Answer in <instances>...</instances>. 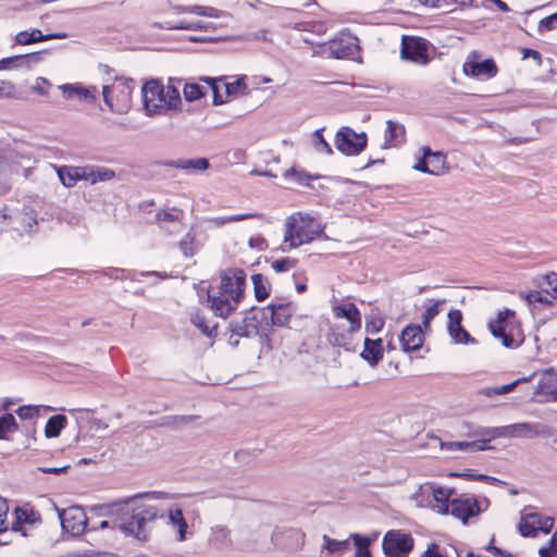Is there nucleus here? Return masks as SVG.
<instances>
[{
	"label": "nucleus",
	"mask_w": 557,
	"mask_h": 557,
	"mask_svg": "<svg viewBox=\"0 0 557 557\" xmlns=\"http://www.w3.org/2000/svg\"><path fill=\"white\" fill-rule=\"evenodd\" d=\"M141 498L172 499L173 495L165 492L137 494L110 504L107 516L112 518V529H116L125 535L134 536L139 541H147L150 536V529L147 523L163 518L164 512L154 506L141 504L139 502Z\"/></svg>",
	"instance_id": "obj_1"
},
{
	"label": "nucleus",
	"mask_w": 557,
	"mask_h": 557,
	"mask_svg": "<svg viewBox=\"0 0 557 557\" xmlns=\"http://www.w3.org/2000/svg\"><path fill=\"white\" fill-rule=\"evenodd\" d=\"M246 273L244 270L227 269L220 274V284L207 290L206 304L214 315L227 318L244 297Z\"/></svg>",
	"instance_id": "obj_2"
},
{
	"label": "nucleus",
	"mask_w": 557,
	"mask_h": 557,
	"mask_svg": "<svg viewBox=\"0 0 557 557\" xmlns=\"http://www.w3.org/2000/svg\"><path fill=\"white\" fill-rule=\"evenodd\" d=\"M144 108L148 115L162 114L176 109L181 103L178 89L172 85L164 86L157 79L147 82L141 89Z\"/></svg>",
	"instance_id": "obj_3"
},
{
	"label": "nucleus",
	"mask_w": 557,
	"mask_h": 557,
	"mask_svg": "<svg viewBox=\"0 0 557 557\" xmlns=\"http://www.w3.org/2000/svg\"><path fill=\"white\" fill-rule=\"evenodd\" d=\"M520 431L519 424H511L506 426H495V428H480L475 431L476 435L482 436L483 438L472 441V442H445L441 443V447L447 450H461L468 453H475L491 448L487 443L492 438L497 437H512L517 436Z\"/></svg>",
	"instance_id": "obj_4"
},
{
	"label": "nucleus",
	"mask_w": 557,
	"mask_h": 557,
	"mask_svg": "<svg viewBox=\"0 0 557 557\" xmlns=\"http://www.w3.org/2000/svg\"><path fill=\"white\" fill-rule=\"evenodd\" d=\"M322 232V228L314 224L312 219L298 213L287 220L284 243L288 245V248H296L314 240Z\"/></svg>",
	"instance_id": "obj_5"
},
{
	"label": "nucleus",
	"mask_w": 557,
	"mask_h": 557,
	"mask_svg": "<svg viewBox=\"0 0 557 557\" xmlns=\"http://www.w3.org/2000/svg\"><path fill=\"white\" fill-rule=\"evenodd\" d=\"M453 491L446 487L435 485L434 483H425L420 486L416 494L417 500L437 511L438 513L449 512L450 497Z\"/></svg>",
	"instance_id": "obj_6"
},
{
	"label": "nucleus",
	"mask_w": 557,
	"mask_h": 557,
	"mask_svg": "<svg viewBox=\"0 0 557 557\" xmlns=\"http://www.w3.org/2000/svg\"><path fill=\"white\" fill-rule=\"evenodd\" d=\"M368 138L364 132L356 133L348 126H343L335 135V147L345 156H358L367 147Z\"/></svg>",
	"instance_id": "obj_7"
},
{
	"label": "nucleus",
	"mask_w": 557,
	"mask_h": 557,
	"mask_svg": "<svg viewBox=\"0 0 557 557\" xmlns=\"http://www.w3.org/2000/svg\"><path fill=\"white\" fill-rule=\"evenodd\" d=\"M463 73L478 79H490L497 75L498 69L493 59H482L478 51H471L462 66Z\"/></svg>",
	"instance_id": "obj_8"
},
{
	"label": "nucleus",
	"mask_w": 557,
	"mask_h": 557,
	"mask_svg": "<svg viewBox=\"0 0 557 557\" xmlns=\"http://www.w3.org/2000/svg\"><path fill=\"white\" fill-rule=\"evenodd\" d=\"M53 507L58 511V517L64 532L73 536H78L84 533L88 520L82 507L72 506L66 509H59L55 504H53Z\"/></svg>",
	"instance_id": "obj_9"
},
{
	"label": "nucleus",
	"mask_w": 557,
	"mask_h": 557,
	"mask_svg": "<svg viewBox=\"0 0 557 557\" xmlns=\"http://www.w3.org/2000/svg\"><path fill=\"white\" fill-rule=\"evenodd\" d=\"M382 547L388 557H407L413 548V539L408 533L392 530L385 534Z\"/></svg>",
	"instance_id": "obj_10"
},
{
	"label": "nucleus",
	"mask_w": 557,
	"mask_h": 557,
	"mask_svg": "<svg viewBox=\"0 0 557 557\" xmlns=\"http://www.w3.org/2000/svg\"><path fill=\"white\" fill-rule=\"evenodd\" d=\"M532 399L536 403L557 400V373L545 370L540 373L537 384L534 386Z\"/></svg>",
	"instance_id": "obj_11"
},
{
	"label": "nucleus",
	"mask_w": 557,
	"mask_h": 557,
	"mask_svg": "<svg viewBox=\"0 0 557 557\" xmlns=\"http://www.w3.org/2000/svg\"><path fill=\"white\" fill-rule=\"evenodd\" d=\"M481 511L479 502L469 495H461L459 497L451 498L449 512L462 520L463 523L468 521L470 517L478 515Z\"/></svg>",
	"instance_id": "obj_12"
},
{
	"label": "nucleus",
	"mask_w": 557,
	"mask_h": 557,
	"mask_svg": "<svg viewBox=\"0 0 557 557\" xmlns=\"http://www.w3.org/2000/svg\"><path fill=\"white\" fill-rule=\"evenodd\" d=\"M401 57L405 60L412 61L417 64H426L429 57L426 53V45L420 38L403 37L401 42Z\"/></svg>",
	"instance_id": "obj_13"
},
{
	"label": "nucleus",
	"mask_w": 557,
	"mask_h": 557,
	"mask_svg": "<svg viewBox=\"0 0 557 557\" xmlns=\"http://www.w3.org/2000/svg\"><path fill=\"white\" fill-rule=\"evenodd\" d=\"M527 509L524 507V537H535L540 532L544 534L550 533L554 519L539 512H527Z\"/></svg>",
	"instance_id": "obj_14"
},
{
	"label": "nucleus",
	"mask_w": 557,
	"mask_h": 557,
	"mask_svg": "<svg viewBox=\"0 0 557 557\" xmlns=\"http://www.w3.org/2000/svg\"><path fill=\"white\" fill-rule=\"evenodd\" d=\"M156 221L161 231L169 235H175L183 231V211L172 208L168 210H161L156 214Z\"/></svg>",
	"instance_id": "obj_15"
},
{
	"label": "nucleus",
	"mask_w": 557,
	"mask_h": 557,
	"mask_svg": "<svg viewBox=\"0 0 557 557\" xmlns=\"http://www.w3.org/2000/svg\"><path fill=\"white\" fill-rule=\"evenodd\" d=\"M46 51L18 54L0 60V71L2 70H33L44 60Z\"/></svg>",
	"instance_id": "obj_16"
},
{
	"label": "nucleus",
	"mask_w": 557,
	"mask_h": 557,
	"mask_svg": "<svg viewBox=\"0 0 557 557\" xmlns=\"http://www.w3.org/2000/svg\"><path fill=\"white\" fill-rule=\"evenodd\" d=\"M358 49V39L351 34H342L329 42L330 54L336 59L350 58Z\"/></svg>",
	"instance_id": "obj_17"
},
{
	"label": "nucleus",
	"mask_w": 557,
	"mask_h": 557,
	"mask_svg": "<svg viewBox=\"0 0 557 557\" xmlns=\"http://www.w3.org/2000/svg\"><path fill=\"white\" fill-rule=\"evenodd\" d=\"M116 81H117L116 85H114V86L106 85L102 88L103 101L106 102V104L109 107V109L112 112H114L115 109H114V103H113V101H112V99L110 97V94L114 89H117L119 94H120L121 101L124 104H127L129 102V100H131V95H132L133 89L135 87V81L132 79V78H119Z\"/></svg>",
	"instance_id": "obj_18"
},
{
	"label": "nucleus",
	"mask_w": 557,
	"mask_h": 557,
	"mask_svg": "<svg viewBox=\"0 0 557 557\" xmlns=\"http://www.w3.org/2000/svg\"><path fill=\"white\" fill-rule=\"evenodd\" d=\"M462 313L460 310H450L448 312V332L455 344L474 343L475 339L462 327Z\"/></svg>",
	"instance_id": "obj_19"
},
{
	"label": "nucleus",
	"mask_w": 557,
	"mask_h": 557,
	"mask_svg": "<svg viewBox=\"0 0 557 557\" xmlns=\"http://www.w3.org/2000/svg\"><path fill=\"white\" fill-rule=\"evenodd\" d=\"M333 314L336 319H345L349 323L348 332L354 333L361 327V314L359 309L352 302L334 305Z\"/></svg>",
	"instance_id": "obj_20"
},
{
	"label": "nucleus",
	"mask_w": 557,
	"mask_h": 557,
	"mask_svg": "<svg viewBox=\"0 0 557 557\" xmlns=\"http://www.w3.org/2000/svg\"><path fill=\"white\" fill-rule=\"evenodd\" d=\"M230 331L236 337H252L259 333V320L255 313H247L243 319L230 323Z\"/></svg>",
	"instance_id": "obj_21"
},
{
	"label": "nucleus",
	"mask_w": 557,
	"mask_h": 557,
	"mask_svg": "<svg viewBox=\"0 0 557 557\" xmlns=\"http://www.w3.org/2000/svg\"><path fill=\"white\" fill-rule=\"evenodd\" d=\"M400 345L404 351H414L423 344V332L419 325H408L400 334Z\"/></svg>",
	"instance_id": "obj_22"
},
{
	"label": "nucleus",
	"mask_w": 557,
	"mask_h": 557,
	"mask_svg": "<svg viewBox=\"0 0 557 557\" xmlns=\"http://www.w3.org/2000/svg\"><path fill=\"white\" fill-rule=\"evenodd\" d=\"M59 88L67 99L76 98L86 103H94L97 99L95 95L97 91L96 87L87 88L79 84H64L59 86Z\"/></svg>",
	"instance_id": "obj_23"
},
{
	"label": "nucleus",
	"mask_w": 557,
	"mask_h": 557,
	"mask_svg": "<svg viewBox=\"0 0 557 557\" xmlns=\"http://www.w3.org/2000/svg\"><path fill=\"white\" fill-rule=\"evenodd\" d=\"M208 545L223 550L232 545L231 530L226 525L216 524L210 529Z\"/></svg>",
	"instance_id": "obj_24"
},
{
	"label": "nucleus",
	"mask_w": 557,
	"mask_h": 557,
	"mask_svg": "<svg viewBox=\"0 0 557 557\" xmlns=\"http://www.w3.org/2000/svg\"><path fill=\"white\" fill-rule=\"evenodd\" d=\"M169 525L176 533V540L184 542L187 539L188 524L180 507H171L168 513Z\"/></svg>",
	"instance_id": "obj_25"
},
{
	"label": "nucleus",
	"mask_w": 557,
	"mask_h": 557,
	"mask_svg": "<svg viewBox=\"0 0 557 557\" xmlns=\"http://www.w3.org/2000/svg\"><path fill=\"white\" fill-rule=\"evenodd\" d=\"M265 310L270 313L271 321L274 325L285 326L294 312L290 302L270 304Z\"/></svg>",
	"instance_id": "obj_26"
},
{
	"label": "nucleus",
	"mask_w": 557,
	"mask_h": 557,
	"mask_svg": "<svg viewBox=\"0 0 557 557\" xmlns=\"http://www.w3.org/2000/svg\"><path fill=\"white\" fill-rule=\"evenodd\" d=\"M166 166L175 168L185 171L188 174L206 171L209 168V160L207 158L196 159H177L165 163Z\"/></svg>",
	"instance_id": "obj_27"
},
{
	"label": "nucleus",
	"mask_w": 557,
	"mask_h": 557,
	"mask_svg": "<svg viewBox=\"0 0 557 557\" xmlns=\"http://www.w3.org/2000/svg\"><path fill=\"white\" fill-rule=\"evenodd\" d=\"M65 37V34H48L44 35L40 29L22 30L18 32L15 36V44L26 46L33 45L41 41H47L50 39H62Z\"/></svg>",
	"instance_id": "obj_28"
},
{
	"label": "nucleus",
	"mask_w": 557,
	"mask_h": 557,
	"mask_svg": "<svg viewBox=\"0 0 557 557\" xmlns=\"http://www.w3.org/2000/svg\"><path fill=\"white\" fill-rule=\"evenodd\" d=\"M361 357L371 366H375L383 358L382 339H364V348Z\"/></svg>",
	"instance_id": "obj_29"
},
{
	"label": "nucleus",
	"mask_w": 557,
	"mask_h": 557,
	"mask_svg": "<svg viewBox=\"0 0 557 557\" xmlns=\"http://www.w3.org/2000/svg\"><path fill=\"white\" fill-rule=\"evenodd\" d=\"M14 515L15 520L12 523L14 531L21 530L24 523L35 525L40 522V513L32 508H16Z\"/></svg>",
	"instance_id": "obj_30"
},
{
	"label": "nucleus",
	"mask_w": 557,
	"mask_h": 557,
	"mask_svg": "<svg viewBox=\"0 0 557 557\" xmlns=\"http://www.w3.org/2000/svg\"><path fill=\"white\" fill-rule=\"evenodd\" d=\"M422 152H424V157L428 158L429 163V174L431 175H441L445 172L446 169V156L442 152H433L430 147H422Z\"/></svg>",
	"instance_id": "obj_31"
},
{
	"label": "nucleus",
	"mask_w": 557,
	"mask_h": 557,
	"mask_svg": "<svg viewBox=\"0 0 557 557\" xmlns=\"http://www.w3.org/2000/svg\"><path fill=\"white\" fill-rule=\"evenodd\" d=\"M521 382H522V379L520 377V379H517L508 384H504V385H499V386L482 387L476 391V395L484 396L487 398H493L495 396L505 395V394L511 393Z\"/></svg>",
	"instance_id": "obj_32"
},
{
	"label": "nucleus",
	"mask_w": 557,
	"mask_h": 557,
	"mask_svg": "<svg viewBox=\"0 0 557 557\" xmlns=\"http://www.w3.org/2000/svg\"><path fill=\"white\" fill-rule=\"evenodd\" d=\"M172 10L176 13H193L200 16L219 17L220 11L212 7L203 5H173Z\"/></svg>",
	"instance_id": "obj_33"
},
{
	"label": "nucleus",
	"mask_w": 557,
	"mask_h": 557,
	"mask_svg": "<svg viewBox=\"0 0 557 557\" xmlns=\"http://www.w3.org/2000/svg\"><path fill=\"white\" fill-rule=\"evenodd\" d=\"M386 133H385V145L396 146L398 143L404 140L405 137V127L401 124H398L394 121L388 120L386 122Z\"/></svg>",
	"instance_id": "obj_34"
},
{
	"label": "nucleus",
	"mask_w": 557,
	"mask_h": 557,
	"mask_svg": "<svg viewBox=\"0 0 557 557\" xmlns=\"http://www.w3.org/2000/svg\"><path fill=\"white\" fill-rule=\"evenodd\" d=\"M177 247L182 255L186 258H191L198 251V243L196 242V234L193 230L188 231L182 239L177 243Z\"/></svg>",
	"instance_id": "obj_35"
},
{
	"label": "nucleus",
	"mask_w": 557,
	"mask_h": 557,
	"mask_svg": "<svg viewBox=\"0 0 557 557\" xmlns=\"http://www.w3.org/2000/svg\"><path fill=\"white\" fill-rule=\"evenodd\" d=\"M67 418L63 414H55L48 419L45 426V435L48 438L57 437L66 426Z\"/></svg>",
	"instance_id": "obj_36"
},
{
	"label": "nucleus",
	"mask_w": 557,
	"mask_h": 557,
	"mask_svg": "<svg viewBox=\"0 0 557 557\" xmlns=\"http://www.w3.org/2000/svg\"><path fill=\"white\" fill-rule=\"evenodd\" d=\"M255 296L258 301L267 299L270 295V285L262 274H253L251 276Z\"/></svg>",
	"instance_id": "obj_37"
},
{
	"label": "nucleus",
	"mask_w": 557,
	"mask_h": 557,
	"mask_svg": "<svg viewBox=\"0 0 557 557\" xmlns=\"http://www.w3.org/2000/svg\"><path fill=\"white\" fill-rule=\"evenodd\" d=\"M57 173L65 187H73L78 182L76 166L61 165L57 168Z\"/></svg>",
	"instance_id": "obj_38"
},
{
	"label": "nucleus",
	"mask_w": 557,
	"mask_h": 557,
	"mask_svg": "<svg viewBox=\"0 0 557 557\" xmlns=\"http://www.w3.org/2000/svg\"><path fill=\"white\" fill-rule=\"evenodd\" d=\"M324 548L329 552V554H337L339 556L344 555L350 548L349 540L337 541L330 539L327 535L323 536Z\"/></svg>",
	"instance_id": "obj_39"
},
{
	"label": "nucleus",
	"mask_w": 557,
	"mask_h": 557,
	"mask_svg": "<svg viewBox=\"0 0 557 557\" xmlns=\"http://www.w3.org/2000/svg\"><path fill=\"white\" fill-rule=\"evenodd\" d=\"M115 172L109 168L91 164L90 184L95 185L100 182H109L115 178Z\"/></svg>",
	"instance_id": "obj_40"
},
{
	"label": "nucleus",
	"mask_w": 557,
	"mask_h": 557,
	"mask_svg": "<svg viewBox=\"0 0 557 557\" xmlns=\"http://www.w3.org/2000/svg\"><path fill=\"white\" fill-rule=\"evenodd\" d=\"M18 430V424L11 413H5L0 417V440H9L8 434L15 433Z\"/></svg>",
	"instance_id": "obj_41"
},
{
	"label": "nucleus",
	"mask_w": 557,
	"mask_h": 557,
	"mask_svg": "<svg viewBox=\"0 0 557 557\" xmlns=\"http://www.w3.org/2000/svg\"><path fill=\"white\" fill-rule=\"evenodd\" d=\"M183 94L187 101H194L206 96L207 88L197 83H188L185 84Z\"/></svg>",
	"instance_id": "obj_42"
},
{
	"label": "nucleus",
	"mask_w": 557,
	"mask_h": 557,
	"mask_svg": "<svg viewBox=\"0 0 557 557\" xmlns=\"http://www.w3.org/2000/svg\"><path fill=\"white\" fill-rule=\"evenodd\" d=\"M191 323L201 331L202 334H205L208 337H212L215 335L216 332V325L210 326L205 317L201 315L199 312H196L190 318Z\"/></svg>",
	"instance_id": "obj_43"
},
{
	"label": "nucleus",
	"mask_w": 557,
	"mask_h": 557,
	"mask_svg": "<svg viewBox=\"0 0 557 557\" xmlns=\"http://www.w3.org/2000/svg\"><path fill=\"white\" fill-rule=\"evenodd\" d=\"M256 216H257L256 213L233 214V215H227V216H215V218H212L210 220V222L214 226L220 227V226H223V225H225L227 223L239 222V221L252 219V218H256Z\"/></svg>",
	"instance_id": "obj_44"
},
{
	"label": "nucleus",
	"mask_w": 557,
	"mask_h": 557,
	"mask_svg": "<svg viewBox=\"0 0 557 557\" xmlns=\"http://www.w3.org/2000/svg\"><path fill=\"white\" fill-rule=\"evenodd\" d=\"M324 128H319L313 133V146L318 152L331 156L333 153L332 147L323 136Z\"/></svg>",
	"instance_id": "obj_45"
},
{
	"label": "nucleus",
	"mask_w": 557,
	"mask_h": 557,
	"mask_svg": "<svg viewBox=\"0 0 557 557\" xmlns=\"http://www.w3.org/2000/svg\"><path fill=\"white\" fill-rule=\"evenodd\" d=\"M351 537L357 547L356 557H370V540L357 533L351 534Z\"/></svg>",
	"instance_id": "obj_46"
},
{
	"label": "nucleus",
	"mask_w": 557,
	"mask_h": 557,
	"mask_svg": "<svg viewBox=\"0 0 557 557\" xmlns=\"http://www.w3.org/2000/svg\"><path fill=\"white\" fill-rule=\"evenodd\" d=\"M41 408H42V406H36V405L21 406L16 410V414L22 420H32L39 416Z\"/></svg>",
	"instance_id": "obj_47"
},
{
	"label": "nucleus",
	"mask_w": 557,
	"mask_h": 557,
	"mask_svg": "<svg viewBox=\"0 0 557 557\" xmlns=\"http://www.w3.org/2000/svg\"><path fill=\"white\" fill-rule=\"evenodd\" d=\"M488 329L495 337L502 338V343L505 347L509 348L512 346L513 338L511 335L505 333L504 326H496L495 322H490Z\"/></svg>",
	"instance_id": "obj_48"
},
{
	"label": "nucleus",
	"mask_w": 557,
	"mask_h": 557,
	"mask_svg": "<svg viewBox=\"0 0 557 557\" xmlns=\"http://www.w3.org/2000/svg\"><path fill=\"white\" fill-rule=\"evenodd\" d=\"M296 263L297 261L293 258H282L274 260L271 267L276 273H283L295 268Z\"/></svg>",
	"instance_id": "obj_49"
},
{
	"label": "nucleus",
	"mask_w": 557,
	"mask_h": 557,
	"mask_svg": "<svg viewBox=\"0 0 557 557\" xmlns=\"http://www.w3.org/2000/svg\"><path fill=\"white\" fill-rule=\"evenodd\" d=\"M443 302H445V300H437L425 309L422 314V324L424 327H429L431 321L440 313V305Z\"/></svg>",
	"instance_id": "obj_50"
},
{
	"label": "nucleus",
	"mask_w": 557,
	"mask_h": 557,
	"mask_svg": "<svg viewBox=\"0 0 557 557\" xmlns=\"http://www.w3.org/2000/svg\"><path fill=\"white\" fill-rule=\"evenodd\" d=\"M540 557H555L557 556V531L553 533L547 545L540 547Z\"/></svg>",
	"instance_id": "obj_51"
},
{
	"label": "nucleus",
	"mask_w": 557,
	"mask_h": 557,
	"mask_svg": "<svg viewBox=\"0 0 557 557\" xmlns=\"http://www.w3.org/2000/svg\"><path fill=\"white\" fill-rule=\"evenodd\" d=\"M164 28L166 29H190V30H206L208 29V25L202 22H181L176 25H168Z\"/></svg>",
	"instance_id": "obj_52"
},
{
	"label": "nucleus",
	"mask_w": 557,
	"mask_h": 557,
	"mask_svg": "<svg viewBox=\"0 0 557 557\" xmlns=\"http://www.w3.org/2000/svg\"><path fill=\"white\" fill-rule=\"evenodd\" d=\"M205 82L207 84H209L212 92H213V103L214 104H222L224 103V98L222 97V95L220 94V79H216V78H211V77H206L205 78Z\"/></svg>",
	"instance_id": "obj_53"
},
{
	"label": "nucleus",
	"mask_w": 557,
	"mask_h": 557,
	"mask_svg": "<svg viewBox=\"0 0 557 557\" xmlns=\"http://www.w3.org/2000/svg\"><path fill=\"white\" fill-rule=\"evenodd\" d=\"M9 512V505L7 500L0 496V533L5 532L9 529V522L7 520Z\"/></svg>",
	"instance_id": "obj_54"
},
{
	"label": "nucleus",
	"mask_w": 557,
	"mask_h": 557,
	"mask_svg": "<svg viewBox=\"0 0 557 557\" xmlns=\"http://www.w3.org/2000/svg\"><path fill=\"white\" fill-rule=\"evenodd\" d=\"M223 87L225 88L226 95H235L240 88H246V84L244 78H238L233 83H224Z\"/></svg>",
	"instance_id": "obj_55"
},
{
	"label": "nucleus",
	"mask_w": 557,
	"mask_h": 557,
	"mask_svg": "<svg viewBox=\"0 0 557 557\" xmlns=\"http://www.w3.org/2000/svg\"><path fill=\"white\" fill-rule=\"evenodd\" d=\"M556 23H557V12L545 17V18H542L539 23V29L541 32L543 30H552L555 28L556 26Z\"/></svg>",
	"instance_id": "obj_56"
},
{
	"label": "nucleus",
	"mask_w": 557,
	"mask_h": 557,
	"mask_svg": "<svg viewBox=\"0 0 557 557\" xmlns=\"http://www.w3.org/2000/svg\"><path fill=\"white\" fill-rule=\"evenodd\" d=\"M76 171L78 172L77 173V180L78 181H86L88 183L90 182L91 164L76 166Z\"/></svg>",
	"instance_id": "obj_57"
},
{
	"label": "nucleus",
	"mask_w": 557,
	"mask_h": 557,
	"mask_svg": "<svg viewBox=\"0 0 557 557\" xmlns=\"http://www.w3.org/2000/svg\"><path fill=\"white\" fill-rule=\"evenodd\" d=\"M423 557H449L447 552H440L438 546L436 544H431L428 546L426 550L423 554Z\"/></svg>",
	"instance_id": "obj_58"
},
{
	"label": "nucleus",
	"mask_w": 557,
	"mask_h": 557,
	"mask_svg": "<svg viewBox=\"0 0 557 557\" xmlns=\"http://www.w3.org/2000/svg\"><path fill=\"white\" fill-rule=\"evenodd\" d=\"M284 176L293 177L295 181H297L299 183H305V181H307L309 178V176H307L302 172L296 171L295 169H289V170L285 171Z\"/></svg>",
	"instance_id": "obj_59"
},
{
	"label": "nucleus",
	"mask_w": 557,
	"mask_h": 557,
	"mask_svg": "<svg viewBox=\"0 0 557 557\" xmlns=\"http://www.w3.org/2000/svg\"><path fill=\"white\" fill-rule=\"evenodd\" d=\"M249 246L251 248H256L258 250H263L267 248V242L261 236H253L249 239Z\"/></svg>",
	"instance_id": "obj_60"
},
{
	"label": "nucleus",
	"mask_w": 557,
	"mask_h": 557,
	"mask_svg": "<svg viewBox=\"0 0 557 557\" xmlns=\"http://www.w3.org/2000/svg\"><path fill=\"white\" fill-rule=\"evenodd\" d=\"M382 326H383V321L381 319H377V320L367 322L366 330L368 333H376L382 329Z\"/></svg>",
	"instance_id": "obj_61"
},
{
	"label": "nucleus",
	"mask_w": 557,
	"mask_h": 557,
	"mask_svg": "<svg viewBox=\"0 0 557 557\" xmlns=\"http://www.w3.org/2000/svg\"><path fill=\"white\" fill-rule=\"evenodd\" d=\"M413 169L416 171H420V172L429 174L430 168H429V163H428V158L424 157V153L422 154V158H420L419 161L413 165Z\"/></svg>",
	"instance_id": "obj_62"
},
{
	"label": "nucleus",
	"mask_w": 557,
	"mask_h": 557,
	"mask_svg": "<svg viewBox=\"0 0 557 557\" xmlns=\"http://www.w3.org/2000/svg\"><path fill=\"white\" fill-rule=\"evenodd\" d=\"M512 314V311L505 309L498 312L497 319L494 320L496 326H504V322Z\"/></svg>",
	"instance_id": "obj_63"
},
{
	"label": "nucleus",
	"mask_w": 557,
	"mask_h": 557,
	"mask_svg": "<svg viewBox=\"0 0 557 557\" xmlns=\"http://www.w3.org/2000/svg\"><path fill=\"white\" fill-rule=\"evenodd\" d=\"M532 58L537 65L542 64L541 53L536 50L524 48V59Z\"/></svg>",
	"instance_id": "obj_64"
}]
</instances>
